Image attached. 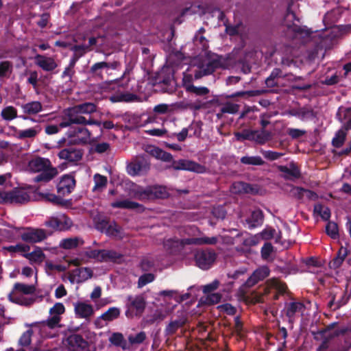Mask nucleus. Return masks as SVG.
Instances as JSON below:
<instances>
[{"label":"nucleus","mask_w":351,"mask_h":351,"mask_svg":"<svg viewBox=\"0 0 351 351\" xmlns=\"http://www.w3.org/2000/svg\"><path fill=\"white\" fill-rule=\"evenodd\" d=\"M123 258V254L112 250H106L105 263H120Z\"/></svg>","instance_id":"48"},{"label":"nucleus","mask_w":351,"mask_h":351,"mask_svg":"<svg viewBox=\"0 0 351 351\" xmlns=\"http://www.w3.org/2000/svg\"><path fill=\"white\" fill-rule=\"evenodd\" d=\"M262 153H263V155L265 157V158H266L270 161H274V160H278V158H280L281 156H283L282 153L277 152H274V151H271V150L263 151Z\"/></svg>","instance_id":"61"},{"label":"nucleus","mask_w":351,"mask_h":351,"mask_svg":"<svg viewBox=\"0 0 351 351\" xmlns=\"http://www.w3.org/2000/svg\"><path fill=\"white\" fill-rule=\"evenodd\" d=\"M65 308L63 304L60 302H57L53 306V307L50 308L49 313L51 315H58L60 316V315L63 314Z\"/></svg>","instance_id":"64"},{"label":"nucleus","mask_w":351,"mask_h":351,"mask_svg":"<svg viewBox=\"0 0 351 351\" xmlns=\"http://www.w3.org/2000/svg\"><path fill=\"white\" fill-rule=\"evenodd\" d=\"M231 191L234 194H250L256 195L258 193L259 187L256 184H252L242 181L234 182L231 186Z\"/></svg>","instance_id":"13"},{"label":"nucleus","mask_w":351,"mask_h":351,"mask_svg":"<svg viewBox=\"0 0 351 351\" xmlns=\"http://www.w3.org/2000/svg\"><path fill=\"white\" fill-rule=\"evenodd\" d=\"M282 77V71L279 68H275L272 70L270 75L266 78L265 82L267 88H278V78Z\"/></svg>","instance_id":"26"},{"label":"nucleus","mask_w":351,"mask_h":351,"mask_svg":"<svg viewBox=\"0 0 351 351\" xmlns=\"http://www.w3.org/2000/svg\"><path fill=\"white\" fill-rule=\"evenodd\" d=\"M346 133L343 130H339L335 134V137L332 140V145L336 148L341 147L346 140Z\"/></svg>","instance_id":"49"},{"label":"nucleus","mask_w":351,"mask_h":351,"mask_svg":"<svg viewBox=\"0 0 351 351\" xmlns=\"http://www.w3.org/2000/svg\"><path fill=\"white\" fill-rule=\"evenodd\" d=\"M21 107L23 112L27 114H35L43 110L42 104L37 101L27 103Z\"/></svg>","instance_id":"31"},{"label":"nucleus","mask_w":351,"mask_h":351,"mask_svg":"<svg viewBox=\"0 0 351 351\" xmlns=\"http://www.w3.org/2000/svg\"><path fill=\"white\" fill-rule=\"evenodd\" d=\"M240 162L242 164L247 165L261 166L263 165L265 162L259 156H245L241 158Z\"/></svg>","instance_id":"36"},{"label":"nucleus","mask_w":351,"mask_h":351,"mask_svg":"<svg viewBox=\"0 0 351 351\" xmlns=\"http://www.w3.org/2000/svg\"><path fill=\"white\" fill-rule=\"evenodd\" d=\"M217 254L214 250L206 248L197 250L194 254L195 265L203 270L210 269L217 259Z\"/></svg>","instance_id":"3"},{"label":"nucleus","mask_w":351,"mask_h":351,"mask_svg":"<svg viewBox=\"0 0 351 351\" xmlns=\"http://www.w3.org/2000/svg\"><path fill=\"white\" fill-rule=\"evenodd\" d=\"M84 243L82 239L73 237L62 239L60 245L64 249L71 250L77 247L79 245H83Z\"/></svg>","instance_id":"32"},{"label":"nucleus","mask_w":351,"mask_h":351,"mask_svg":"<svg viewBox=\"0 0 351 351\" xmlns=\"http://www.w3.org/2000/svg\"><path fill=\"white\" fill-rule=\"evenodd\" d=\"M8 299L10 302L12 303L24 306L26 307H29L32 306L36 301V299L34 298H29L25 297L22 295H14L13 292H11L8 295Z\"/></svg>","instance_id":"25"},{"label":"nucleus","mask_w":351,"mask_h":351,"mask_svg":"<svg viewBox=\"0 0 351 351\" xmlns=\"http://www.w3.org/2000/svg\"><path fill=\"white\" fill-rule=\"evenodd\" d=\"M207 75L213 74L216 69L223 68V63L220 56L211 59L205 66H202Z\"/></svg>","instance_id":"28"},{"label":"nucleus","mask_w":351,"mask_h":351,"mask_svg":"<svg viewBox=\"0 0 351 351\" xmlns=\"http://www.w3.org/2000/svg\"><path fill=\"white\" fill-rule=\"evenodd\" d=\"M74 145L75 144H69V146L63 148L58 152V157L68 162H77L81 160L84 155V151Z\"/></svg>","instance_id":"7"},{"label":"nucleus","mask_w":351,"mask_h":351,"mask_svg":"<svg viewBox=\"0 0 351 351\" xmlns=\"http://www.w3.org/2000/svg\"><path fill=\"white\" fill-rule=\"evenodd\" d=\"M10 195L11 204H25L31 199V196L25 188H15L10 191Z\"/></svg>","instance_id":"16"},{"label":"nucleus","mask_w":351,"mask_h":351,"mask_svg":"<svg viewBox=\"0 0 351 351\" xmlns=\"http://www.w3.org/2000/svg\"><path fill=\"white\" fill-rule=\"evenodd\" d=\"M150 169V164L143 157H136L127 167L128 173L130 176L143 175Z\"/></svg>","instance_id":"9"},{"label":"nucleus","mask_w":351,"mask_h":351,"mask_svg":"<svg viewBox=\"0 0 351 351\" xmlns=\"http://www.w3.org/2000/svg\"><path fill=\"white\" fill-rule=\"evenodd\" d=\"M51 317H49L45 322L46 326H47L49 328H55L59 324V322L61 320L60 316L58 315H51Z\"/></svg>","instance_id":"63"},{"label":"nucleus","mask_w":351,"mask_h":351,"mask_svg":"<svg viewBox=\"0 0 351 351\" xmlns=\"http://www.w3.org/2000/svg\"><path fill=\"white\" fill-rule=\"evenodd\" d=\"M278 169L279 171L285 173V178L287 180L298 179L301 176L300 170L293 162L289 164V167L279 165L278 166Z\"/></svg>","instance_id":"19"},{"label":"nucleus","mask_w":351,"mask_h":351,"mask_svg":"<svg viewBox=\"0 0 351 351\" xmlns=\"http://www.w3.org/2000/svg\"><path fill=\"white\" fill-rule=\"evenodd\" d=\"M218 239L216 237H203L185 239L182 241V243L186 245H215ZM180 243L181 242L178 239L173 238L166 240L163 245L165 250L169 254H173L179 250Z\"/></svg>","instance_id":"2"},{"label":"nucleus","mask_w":351,"mask_h":351,"mask_svg":"<svg viewBox=\"0 0 351 351\" xmlns=\"http://www.w3.org/2000/svg\"><path fill=\"white\" fill-rule=\"evenodd\" d=\"M64 114L73 124L82 125L86 122V118L78 112L75 106L65 109Z\"/></svg>","instance_id":"24"},{"label":"nucleus","mask_w":351,"mask_h":351,"mask_svg":"<svg viewBox=\"0 0 351 351\" xmlns=\"http://www.w3.org/2000/svg\"><path fill=\"white\" fill-rule=\"evenodd\" d=\"M93 275V270L89 267H80L72 270L69 276V280L73 282L75 280L77 282H82L91 278Z\"/></svg>","instance_id":"15"},{"label":"nucleus","mask_w":351,"mask_h":351,"mask_svg":"<svg viewBox=\"0 0 351 351\" xmlns=\"http://www.w3.org/2000/svg\"><path fill=\"white\" fill-rule=\"evenodd\" d=\"M94 182L95 186L93 191H95L97 189L104 188L107 184L108 180L106 176L96 173L94 176Z\"/></svg>","instance_id":"53"},{"label":"nucleus","mask_w":351,"mask_h":351,"mask_svg":"<svg viewBox=\"0 0 351 351\" xmlns=\"http://www.w3.org/2000/svg\"><path fill=\"white\" fill-rule=\"evenodd\" d=\"M234 332L241 339H243L245 335V331L243 328V322L241 320L240 316H236L234 317Z\"/></svg>","instance_id":"51"},{"label":"nucleus","mask_w":351,"mask_h":351,"mask_svg":"<svg viewBox=\"0 0 351 351\" xmlns=\"http://www.w3.org/2000/svg\"><path fill=\"white\" fill-rule=\"evenodd\" d=\"M186 93L194 95L197 97H204L209 94L210 90L206 86H196L194 84L186 88Z\"/></svg>","instance_id":"33"},{"label":"nucleus","mask_w":351,"mask_h":351,"mask_svg":"<svg viewBox=\"0 0 351 351\" xmlns=\"http://www.w3.org/2000/svg\"><path fill=\"white\" fill-rule=\"evenodd\" d=\"M254 130L244 129L241 132H235L234 136L238 141H243L245 140L252 141L254 138Z\"/></svg>","instance_id":"46"},{"label":"nucleus","mask_w":351,"mask_h":351,"mask_svg":"<svg viewBox=\"0 0 351 351\" xmlns=\"http://www.w3.org/2000/svg\"><path fill=\"white\" fill-rule=\"evenodd\" d=\"M128 310L126 311L125 315L127 317L132 316L130 310L131 308L136 310V315H141L145 311L146 306V302L144 297L141 295H136L134 297L129 295L128 297Z\"/></svg>","instance_id":"12"},{"label":"nucleus","mask_w":351,"mask_h":351,"mask_svg":"<svg viewBox=\"0 0 351 351\" xmlns=\"http://www.w3.org/2000/svg\"><path fill=\"white\" fill-rule=\"evenodd\" d=\"M120 315V309L117 307H110L101 315V319L106 322H111Z\"/></svg>","instance_id":"37"},{"label":"nucleus","mask_w":351,"mask_h":351,"mask_svg":"<svg viewBox=\"0 0 351 351\" xmlns=\"http://www.w3.org/2000/svg\"><path fill=\"white\" fill-rule=\"evenodd\" d=\"M239 110V106L237 104L227 102L220 109V113L217 114L219 118L223 114H236Z\"/></svg>","instance_id":"41"},{"label":"nucleus","mask_w":351,"mask_h":351,"mask_svg":"<svg viewBox=\"0 0 351 351\" xmlns=\"http://www.w3.org/2000/svg\"><path fill=\"white\" fill-rule=\"evenodd\" d=\"M31 171L40 173L33 178L34 182H48L58 174V170L53 167L49 159L36 156L28 162Z\"/></svg>","instance_id":"1"},{"label":"nucleus","mask_w":351,"mask_h":351,"mask_svg":"<svg viewBox=\"0 0 351 351\" xmlns=\"http://www.w3.org/2000/svg\"><path fill=\"white\" fill-rule=\"evenodd\" d=\"M155 279V276L152 273H146L141 275L138 280V287L142 288L148 283L153 282Z\"/></svg>","instance_id":"55"},{"label":"nucleus","mask_w":351,"mask_h":351,"mask_svg":"<svg viewBox=\"0 0 351 351\" xmlns=\"http://www.w3.org/2000/svg\"><path fill=\"white\" fill-rule=\"evenodd\" d=\"M78 112L82 114H90L97 111V106L92 102H84L75 105Z\"/></svg>","instance_id":"34"},{"label":"nucleus","mask_w":351,"mask_h":351,"mask_svg":"<svg viewBox=\"0 0 351 351\" xmlns=\"http://www.w3.org/2000/svg\"><path fill=\"white\" fill-rule=\"evenodd\" d=\"M47 237L45 231L43 229H34L32 228H25V231L21 233V239L30 243H38Z\"/></svg>","instance_id":"11"},{"label":"nucleus","mask_w":351,"mask_h":351,"mask_svg":"<svg viewBox=\"0 0 351 351\" xmlns=\"http://www.w3.org/2000/svg\"><path fill=\"white\" fill-rule=\"evenodd\" d=\"M156 80L164 92L171 94L176 91V82L174 80V74L169 70L162 71Z\"/></svg>","instance_id":"5"},{"label":"nucleus","mask_w":351,"mask_h":351,"mask_svg":"<svg viewBox=\"0 0 351 351\" xmlns=\"http://www.w3.org/2000/svg\"><path fill=\"white\" fill-rule=\"evenodd\" d=\"M202 122H193L191 123L189 126L187 128L189 129V131H193V134H190L189 136L191 137L192 136L199 137L202 134Z\"/></svg>","instance_id":"57"},{"label":"nucleus","mask_w":351,"mask_h":351,"mask_svg":"<svg viewBox=\"0 0 351 351\" xmlns=\"http://www.w3.org/2000/svg\"><path fill=\"white\" fill-rule=\"evenodd\" d=\"M326 232L332 239H336L339 237V228L337 223L328 221L326 226Z\"/></svg>","instance_id":"45"},{"label":"nucleus","mask_w":351,"mask_h":351,"mask_svg":"<svg viewBox=\"0 0 351 351\" xmlns=\"http://www.w3.org/2000/svg\"><path fill=\"white\" fill-rule=\"evenodd\" d=\"M68 135L73 138L69 144L86 145L90 142L91 133L86 128L77 127L69 131Z\"/></svg>","instance_id":"6"},{"label":"nucleus","mask_w":351,"mask_h":351,"mask_svg":"<svg viewBox=\"0 0 351 351\" xmlns=\"http://www.w3.org/2000/svg\"><path fill=\"white\" fill-rule=\"evenodd\" d=\"M120 66L121 63L118 61H113L112 62H98L90 66L89 73L93 77L103 80L104 72L109 75L111 74L109 73L110 70H117Z\"/></svg>","instance_id":"4"},{"label":"nucleus","mask_w":351,"mask_h":351,"mask_svg":"<svg viewBox=\"0 0 351 351\" xmlns=\"http://www.w3.org/2000/svg\"><path fill=\"white\" fill-rule=\"evenodd\" d=\"M33 334V330L32 329H29L24 332L21 336L19 343L21 346H27L31 343V338Z\"/></svg>","instance_id":"56"},{"label":"nucleus","mask_w":351,"mask_h":351,"mask_svg":"<svg viewBox=\"0 0 351 351\" xmlns=\"http://www.w3.org/2000/svg\"><path fill=\"white\" fill-rule=\"evenodd\" d=\"M75 186V180L71 175H64L57 184V191L60 195L70 194Z\"/></svg>","instance_id":"14"},{"label":"nucleus","mask_w":351,"mask_h":351,"mask_svg":"<svg viewBox=\"0 0 351 351\" xmlns=\"http://www.w3.org/2000/svg\"><path fill=\"white\" fill-rule=\"evenodd\" d=\"M1 116L3 120L12 121L17 117V110L12 106H6L1 110Z\"/></svg>","instance_id":"40"},{"label":"nucleus","mask_w":351,"mask_h":351,"mask_svg":"<svg viewBox=\"0 0 351 351\" xmlns=\"http://www.w3.org/2000/svg\"><path fill=\"white\" fill-rule=\"evenodd\" d=\"M300 108V119L302 121L312 120L317 117V113L309 106H304Z\"/></svg>","instance_id":"42"},{"label":"nucleus","mask_w":351,"mask_h":351,"mask_svg":"<svg viewBox=\"0 0 351 351\" xmlns=\"http://www.w3.org/2000/svg\"><path fill=\"white\" fill-rule=\"evenodd\" d=\"M35 64L45 71H53L58 66V64L53 58L40 54L35 56Z\"/></svg>","instance_id":"17"},{"label":"nucleus","mask_w":351,"mask_h":351,"mask_svg":"<svg viewBox=\"0 0 351 351\" xmlns=\"http://www.w3.org/2000/svg\"><path fill=\"white\" fill-rule=\"evenodd\" d=\"M270 270L268 267L263 266L256 269L252 274L258 281L263 280L269 276Z\"/></svg>","instance_id":"54"},{"label":"nucleus","mask_w":351,"mask_h":351,"mask_svg":"<svg viewBox=\"0 0 351 351\" xmlns=\"http://www.w3.org/2000/svg\"><path fill=\"white\" fill-rule=\"evenodd\" d=\"M305 309L304 304L301 302H291L285 304V313L289 318V322H292L295 319V316L298 313H303Z\"/></svg>","instance_id":"18"},{"label":"nucleus","mask_w":351,"mask_h":351,"mask_svg":"<svg viewBox=\"0 0 351 351\" xmlns=\"http://www.w3.org/2000/svg\"><path fill=\"white\" fill-rule=\"evenodd\" d=\"M75 313L77 317L88 318L94 311L91 304L79 302L75 304Z\"/></svg>","instance_id":"23"},{"label":"nucleus","mask_w":351,"mask_h":351,"mask_svg":"<svg viewBox=\"0 0 351 351\" xmlns=\"http://www.w3.org/2000/svg\"><path fill=\"white\" fill-rule=\"evenodd\" d=\"M69 349L71 351H89L88 342L79 334H71L66 339Z\"/></svg>","instance_id":"10"},{"label":"nucleus","mask_w":351,"mask_h":351,"mask_svg":"<svg viewBox=\"0 0 351 351\" xmlns=\"http://www.w3.org/2000/svg\"><path fill=\"white\" fill-rule=\"evenodd\" d=\"M171 167L174 170H186L195 172L197 173H203L206 172V167L196 162L189 160H173Z\"/></svg>","instance_id":"8"},{"label":"nucleus","mask_w":351,"mask_h":351,"mask_svg":"<svg viewBox=\"0 0 351 351\" xmlns=\"http://www.w3.org/2000/svg\"><path fill=\"white\" fill-rule=\"evenodd\" d=\"M264 221V215L261 209H256L253 210L251 215L246 219V222L248 228L253 229L261 226Z\"/></svg>","instance_id":"22"},{"label":"nucleus","mask_w":351,"mask_h":351,"mask_svg":"<svg viewBox=\"0 0 351 351\" xmlns=\"http://www.w3.org/2000/svg\"><path fill=\"white\" fill-rule=\"evenodd\" d=\"M217 308L220 312L225 313L228 315H234L237 313V308L229 303L219 305Z\"/></svg>","instance_id":"60"},{"label":"nucleus","mask_w":351,"mask_h":351,"mask_svg":"<svg viewBox=\"0 0 351 351\" xmlns=\"http://www.w3.org/2000/svg\"><path fill=\"white\" fill-rule=\"evenodd\" d=\"M4 249L9 252L15 253V252H28L30 250V247L27 245L18 243L15 245H9L5 247Z\"/></svg>","instance_id":"52"},{"label":"nucleus","mask_w":351,"mask_h":351,"mask_svg":"<svg viewBox=\"0 0 351 351\" xmlns=\"http://www.w3.org/2000/svg\"><path fill=\"white\" fill-rule=\"evenodd\" d=\"M46 225L54 229L62 230L64 228L62 219L60 218H51L46 223Z\"/></svg>","instance_id":"62"},{"label":"nucleus","mask_w":351,"mask_h":351,"mask_svg":"<svg viewBox=\"0 0 351 351\" xmlns=\"http://www.w3.org/2000/svg\"><path fill=\"white\" fill-rule=\"evenodd\" d=\"M44 198L55 205L60 206L62 207H69L71 205V200H67L62 198L60 195H56L54 194L46 193L43 195Z\"/></svg>","instance_id":"30"},{"label":"nucleus","mask_w":351,"mask_h":351,"mask_svg":"<svg viewBox=\"0 0 351 351\" xmlns=\"http://www.w3.org/2000/svg\"><path fill=\"white\" fill-rule=\"evenodd\" d=\"M110 342L117 347L121 348L123 350H129L130 345L121 332H114L109 338Z\"/></svg>","instance_id":"27"},{"label":"nucleus","mask_w":351,"mask_h":351,"mask_svg":"<svg viewBox=\"0 0 351 351\" xmlns=\"http://www.w3.org/2000/svg\"><path fill=\"white\" fill-rule=\"evenodd\" d=\"M254 138L252 141H255L260 145L265 144L270 138V133L265 130H254Z\"/></svg>","instance_id":"35"},{"label":"nucleus","mask_w":351,"mask_h":351,"mask_svg":"<svg viewBox=\"0 0 351 351\" xmlns=\"http://www.w3.org/2000/svg\"><path fill=\"white\" fill-rule=\"evenodd\" d=\"M156 199H166L169 197V193L166 186L162 185H154Z\"/></svg>","instance_id":"58"},{"label":"nucleus","mask_w":351,"mask_h":351,"mask_svg":"<svg viewBox=\"0 0 351 351\" xmlns=\"http://www.w3.org/2000/svg\"><path fill=\"white\" fill-rule=\"evenodd\" d=\"M110 206L112 208H124L129 210H135L138 208H143V206L141 204L129 199L116 201L111 203Z\"/></svg>","instance_id":"29"},{"label":"nucleus","mask_w":351,"mask_h":351,"mask_svg":"<svg viewBox=\"0 0 351 351\" xmlns=\"http://www.w3.org/2000/svg\"><path fill=\"white\" fill-rule=\"evenodd\" d=\"M135 195L137 199L141 201L157 199L154 185L147 186L145 188H140L136 191Z\"/></svg>","instance_id":"21"},{"label":"nucleus","mask_w":351,"mask_h":351,"mask_svg":"<svg viewBox=\"0 0 351 351\" xmlns=\"http://www.w3.org/2000/svg\"><path fill=\"white\" fill-rule=\"evenodd\" d=\"M24 257L29 259L31 262H41L45 257V254L41 250V249L38 247H36V249L30 252L23 254Z\"/></svg>","instance_id":"38"},{"label":"nucleus","mask_w":351,"mask_h":351,"mask_svg":"<svg viewBox=\"0 0 351 351\" xmlns=\"http://www.w3.org/2000/svg\"><path fill=\"white\" fill-rule=\"evenodd\" d=\"M14 290L29 295L34 293L36 291V288L35 286L32 285H29L21 282H16L14 285Z\"/></svg>","instance_id":"44"},{"label":"nucleus","mask_w":351,"mask_h":351,"mask_svg":"<svg viewBox=\"0 0 351 351\" xmlns=\"http://www.w3.org/2000/svg\"><path fill=\"white\" fill-rule=\"evenodd\" d=\"M146 333L144 331H141L135 335H130L128 337L130 347L142 343L146 339Z\"/></svg>","instance_id":"47"},{"label":"nucleus","mask_w":351,"mask_h":351,"mask_svg":"<svg viewBox=\"0 0 351 351\" xmlns=\"http://www.w3.org/2000/svg\"><path fill=\"white\" fill-rule=\"evenodd\" d=\"M154 261L148 258H144L141 261L140 267L143 271H152L154 267Z\"/></svg>","instance_id":"59"},{"label":"nucleus","mask_w":351,"mask_h":351,"mask_svg":"<svg viewBox=\"0 0 351 351\" xmlns=\"http://www.w3.org/2000/svg\"><path fill=\"white\" fill-rule=\"evenodd\" d=\"M110 100L113 102L125 101L131 102L138 100V96L133 93H124L119 95H114L110 97Z\"/></svg>","instance_id":"43"},{"label":"nucleus","mask_w":351,"mask_h":351,"mask_svg":"<svg viewBox=\"0 0 351 351\" xmlns=\"http://www.w3.org/2000/svg\"><path fill=\"white\" fill-rule=\"evenodd\" d=\"M12 63L5 60L0 62V79L7 77L12 71Z\"/></svg>","instance_id":"50"},{"label":"nucleus","mask_w":351,"mask_h":351,"mask_svg":"<svg viewBox=\"0 0 351 351\" xmlns=\"http://www.w3.org/2000/svg\"><path fill=\"white\" fill-rule=\"evenodd\" d=\"M187 322V318L182 316L175 320L171 321L165 329L166 336H172L176 333L178 329L184 327Z\"/></svg>","instance_id":"20"},{"label":"nucleus","mask_w":351,"mask_h":351,"mask_svg":"<svg viewBox=\"0 0 351 351\" xmlns=\"http://www.w3.org/2000/svg\"><path fill=\"white\" fill-rule=\"evenodd\" d=\"M40 128L39 126H36L34 128H31L27 130H19L17 132L18 138L20 139L34 138L40 132Z\"/></svg>","instance_id":"39"}]
</instances>
